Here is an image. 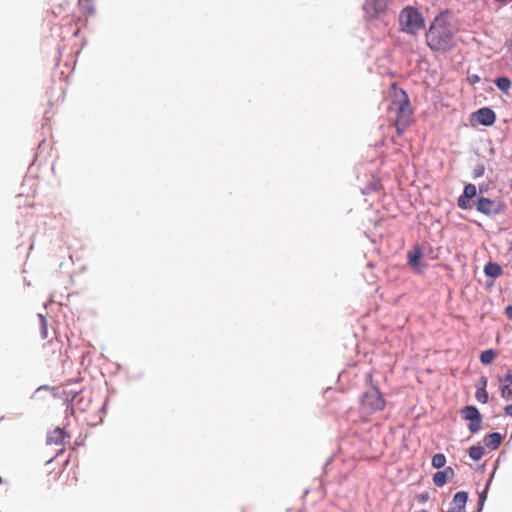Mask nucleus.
Returning <instances> with one entry per match:
<instances>
[{"instance_id": "bb28decb", "label": "nucleus", "mask_w": 512, "mask_h": 512, "mask_svg": "<svg viewBox=\"0 0 512 512\" xmlns=\"http://www.w3.org/2000/svg\"><path fill=\"white\" fill-rule=\"evenodd\" d=\"M66 394V397L67 399L69 398V396L71 395V402L74 404V401L76 400V398L78 397V394H79V391H70V392H65Z\"/></svg>"}, {"instance_id": "cd10ccee", "label": "nucleus", "mask_w": 512, "mask_h": 512, "mask_svg": "<svg viewBox=\"0 0 512 512\" xmlns=\"http://www.w3.org/2000/svg\"><path fill=\"white\" fill-rule=\"evenodd\" d=\"M505 315L512 320V305L505 308Z\"/></svg>"}, {"instance_id": "9b49d317", "label": "nucleus", "mask_w": 512, "mask_h": 512, "mask_svg": "<svg viewBox=\"0 0 512 512\" xmlns=\"http://www.w3.org/2000/svg\"><path fill=\"white\" fill-rule=\"evenodd\" d=\"M423 257V252L420 246H414L412 250L407 253L408 264L414 269L417 268L418 261Z\"/></svg>"}, {"instance_id": "c756f323", "label": "nucleus", "mask_w": 512, "mask_h": 512, "mask_svg": "<svg viewBox=\"0 0 512 512\" xmlns=\"http://www.w3.org/2000/svg\"><path fill=\"white\" fill-rule=\"evenodd\" d=\"M469 79L472 83H476V82L480 81V78L477 75H473Z\"/></svg>"}, {"instance_id": "c85d7f7f", "label": "nucleus", "mask_w": 512, "mask_h": 512, "mask_svg": "<svg viewBox=\"0 0 512 512\" xmlns=\"http://www.w3.org/2000/svg\"><path fill=\"white\" fill-rule=\"evenodd\" d=\"M504 412L507 416H510L512 417V404H509L507 405L505 408H504Z\"/></svg>"}, {"instance_id": "423d86ee", "label": "nucleus", "mask_w": 512, "mask_h": 512, "mask_svg": "<svg viewBox=\"0 0 512 512\" xmlns=\"http://www.w3.org/2000/svg\"><path fill=\"white\" fill-rule=\"evenodd\" d=\"M496 121L495 112L488 108L483 107L473 112L470 116V122L473 126L480 124L484 126H492Z\"/></svg>"}, {"instance_id": "393cba45", "label": "nucleus", "mask_w": 512, "mask_h": 512, "mask_svg": "<svg viewBox=\"0 0 512 512\" xmlns=\"http://www.w3.org/2000/svg\"><path fill=\"white\" fill-rule=\"evenodd\" d=\"M415 499L419 503H426L430 499V494L428 491H425V492L417 494Z\"/></svg>"}, {"instance_id": "5701e85b", "label": "nucleus", "mask_w": 512, "mask_h": 512, "mask_svg": "<svg viewBox=\"0 0 512 512\" xmlns=\"http://www.w3.org/2000/svg\"><path fill=\"white\" fill-rule=\"evenodd\" d=\"M477 193L476 186L474 184H468L464 188L463 195L466 198L472 199Z\"/></svg>"}, {"instance_id": "20e7f679", "label": "nucleus", "mask_w": 512, "mask_h": 512, "mask_svg": "<svg viewBox=\"0 0 512 512\" xmlns=\"http://www.w3.org/2000/svg\"><path fill=\"white\" fill-rule=\"evenodd\" d=\"M386 402L378 388L372 387L363 394L361 409L366 414H372L385 408Z\"/></svg>"}, {"instance_id": "ddd939ff", "label": "nucleus", "mask_w": 512, "mask_h": 512, "mask_svg": "<svg viewBox=\"0 0 512 512\" xmlns=\"http://www.w3.org/2000/svg\"><path fill=\"white\" fill-rule=\"evenodd\" d=\"M497 356L498 352L494 349L484 350L480 354V362L484 365L491 364L496 359Z\"/></svg>"}, {"instance_id": "f03ea898", "label": "nucleus", "mask_w": 512, "mask_h": 512, "mask_svg": "<svg viewBox=\"0 0 512 512\" xmlns=\"http://www.w3.org/2000/svg\"><path fill=\"white\" fill-rule=\"evenodd\" d=\"M426 43L433 51L446 52L454 45V34L445 14H439L426 33Z\"/></svg>"}, {"instance_id": "4468645a", "label": "nucleus", "mask_w": 512, "mask_h": 512, "mask_svg": "<svg viewBox=\"0 0 512 512\" xmlns=\"http://www.w3.org/2000/svg\"><path fill=\"white\" fill-rule=\"evenodd\" d=\"M482 387H480L475 394L476 399L482 403L485 404L488 402V393L486 391V385H487V379L485 377L481 378Z\"/></svg>"}, {"instance_id": "f8f14e48", "label": "nucleus", "mask_w": 512, "mask_h": 512, "mask_svg": "<svg viewBox=\"0 0 512 512\" xmlns=\"http://www.w3.org/2000/svg\"><path fill=\"white\" fill-rule=\"evenodd\" d=\"M69 461H70V456L67 458V460L64 462V464L62 466H59L58 469H56L54 467V460L51 459L46 462V472L48 473V475H53L52 479L56 480L60 476V474L63 470V467L66 466L69 463Z\"/></svg>"}, {"instance_id": "1a4fd4ad", "label": "nucleus", "mask_w": 512, "mask_h": 512, "mask_svg": "<svg viewBox=\"0 0 512 512\" xmlns=\"http://www.w3.org/2000/svg\"><path fill=\"white\" fill-rule=\"evenodd\" d=\"M70 438V435L62 428L54 429L48 436V442L54 444H63Z\"/></svg>"}, {"instance_id": "6e6552de", "label": "nucleus", "mask_w": 512, "mask_h": 512, "mask_svg": "<svg viewBox=\"0 0 512 512\" xmlns=\"http://www.w3.org/2000/svg\"><path fill=\"white\" fill-rule=\"evenodd\" d=\"M501 396L505 400H512V372H508L501 378Z\"/></svg>"}, {"instance_id": "473e14b6", "label": "nucleus", "mask_w": 512, "mask_h": 512, "mask_svg": "<svg viewBox=\"0 0 512 512\" xmlns=\"http://www.w3.org/2000/svg\"><path fill=\"white\" fill-rule=\"evenodd\" d=\"M510 249H511V251H512V241H511V244H510Z\"/></svg>"}, {"instance_id": "2f4dec72", "label": "nucleus", "mask_w": 512, "mask_h": 512, "mask_svg": "<svg viewBox=\"0 0 512 512\" xmlns=\"http://www.w3.org/2000/svg\"><path fill=\"white\" fill-rule=\"evenodd\" d=\"M477 173H478V174H477L478 176H481V174H482V173L480 172V170H477Z\"/></svg>"}, {"instance_id": "a878e982", "label": "nucleus", "mask_w": 512, "mask_h": 512, "mask_svg": "<svg viewBox=\"0 0 512 512\" xmlns=\"http://www.w3.org/2000/svg\"><path fill=\"white\" fill-rule=\"evenodd\" d=\"M442 472H443V474H445V478L447 480L453 479L455 476V472L452 467H446L444 470H442Z\"/></svg>"}, {"instance_id": "4be33fe9", "label": "nucleus", "mask_w": 512, "mask_h": 512, "mask_svg": "<svg viewBox=\"0 0 512 512\" xmlns=\"http://www.w3.org/2000/svg\"><path fill=\"white\" fill-rule=\"evenodd\" d=\"M38 318H39V322H40L41 336H42V338L45 339L48 336L47 320L41 314L38 315Z\"/></svg>"}, {"instance_id": "aec40b11", "label": "nucleus", "mask_w": 512, "mask_h": 512, "mask_svg": "<svg viewBox=\"0 0 512 512\" xmlns=\"http://www.w3.org/2000/svg\"><path fill=\"white\" fill-rule=\"evenodd\" d=\"M431 464L434 468H442L446 464V457L442 453H437L432 457Z\"/></svg>"}, {"instance_id": "f3484780", "label": "nucleus", "mask_w": 512, "mask_h": 512, "mask_svg": "<svg viewBox=\"0 0 512 512\" xmlns=\"http://www.w3.org/2000/svg\"><path fill=\"white\" fill-rule=\"evenodd\" d=\"M484 272L488 276L498 277L501 275L502 269L498 264L488 263L484 268Z\"/></svg>"}, {"instance_id": "6ab92c4d", "label": "nucleus", "mask_w": 512, "mask_h": 512, "mask_svg": "<svg viewBox=\"0 0 512 512\" xmlns=\"http://www.w3.org/2000/svg\"><path fill=\"white\" fill-rule=\"evenodd\" d=\"M495 84L499 90L504 93H508L511 87V81L507 77H500L495 80Z\"/></svg>"}, {"instance_id": "a211bd4d", "label": "nucleus", "mask_w": 512, "mask_h": 512, "mask_svg": "<svg viewBox=\"0 0 512 512\" xmlns=\"http://www.w3.org/2000/svg\"><path fill=\"white\" fill-rule=\"evenodd\" d=\"M484 447L480 445L471 446L469 448V456L474 461L480 460L484 455Z\"/></svg>"}, {"instance_id": "f257e3e1", "label": "nucleus", "mask_w": 512, "mask_h": 512, "mask_svg": "<svg viewBox=\"0 0 512 512\" xmlns=\"http://www.w3.org/2000/svg\"><path fill=\"white\" fill-rule=\"evenodd\" d=\"M387 117L395 126L398 135H402L413 121V109L407 93L392 83L385 96Z\"/></svg>"}, {"instance_id": "0eeeda50", "label": "nucleus", "mask_w": 512, "mask_h": 512, "mask_svg": "<svg viewBox=\"0 0 512 512\" xmlns=\"http://www.w3.org/2000/svg\"><path fill=\"white\" fill-rule=\"evenodd\" d=\"M477 210L486 215L498 214L502 212L503 205L500 201L480 197L477 201Z\"/></svg>"}, {"instance_id": "412c9836", "label": "nucleus", "mask_w": 512, "mask_h": 512, "mask_svg": "<svg viewBox=\"0 0 512 512\" xmlns=\"http://www.w3.org/2000/svg\"><path fill=\"white\" fill-rule=\"evenodd\" d=\"M447 479L445 478V474L442 471H438L433 475V483L437 487H442L446 484Z\"/></svg>"}, {"instance_id": "2eb2a0df", "label": "nucleus", "mask_w": 512, "mask_h": 512, "mask_svg": "<svg viewBox=\"0 0 512 512\" xmlns=\"http://www.w3.org/2000/svg\"><path fill=\"white\" fill-rule=\"evenodd\" d=\"M78 7L86 16H91L95 12L93 0H78Z\"/></svg>"}, {"instance_id": "b1692460", "label": "nucleus", "mask_w": 512, "mask_h": 512, "mask_svg": "<svg viewBox=\"0 0 512 512\" xmlns=\"http://www.w3.org/2000/svg\"><path fill=\"white\" fill-rule=\"evenodd\" d=\"M458 206L462 209H467L470 207V199L466 198L464 195H461L458 198Z\"/></svg>"}, {"instance_id": "9d476101", "label": "nucleus", "mask_w": 512, "mask_h": 512, "mask_svg": "<svg viewBox=\"0 0 512 512\" xmlns=\"http://www.w3.org/2000/svg\"><path fill=\"white\" fill-rule=\"evenodd\" d=\"M483 442L486 447L490 448L491 450H495L500 446L502 442V435L497 432L487 434L484 437Z\"/></svg>"}, {"instance_id": "39448f33", "label": "nucleus", "mask_w": 512, "mask_h": 512, "mask_svg": "<svg viewBox=\"0 0 512 512\" xmlns=\"http://www.w3.org/2000/svg\"><path fill=\"white\" fill-rule=\"evenodd\" d=\"M461 416L469 421L468 429L471 433H476L481 429L482 416L475 406H465L461 410Z\"/></svg>"}, {"instance_id": "7c9ffc66", "label": "nucleus", "mask_w": 512, "mask_h": 512, "mask_svg": "<svg viewBox=\"0 0 512 512\" xmlns=\"http://www.w3.org/2000/svg\"><path fill=\"white\" fill-rule=\"evenodd\" d=\"M477 173H478V174H477L478 176H481V174H482V173L480 172V170H477Z\"/></svg>"}, {"instance_id": "7ed1b4c3", "label": "nucleus", "mask_w": 512, "mask_h": 512, "mask_svg": "<svg viewBox=\"0 0 512 512\" xmlns=\"http://www.w3.org/2000/svg\"><path fill=\"white\" fill-rule=\"evenodd\" d=\"M401 30L409 34H416L425 27V20L420 11L412 6H407L399 14Z\"/></svg>"}, {"instance_id": "dca6fc26", "label": "nucleus", "mask_w": 512, "mask_h": 512, "mask_svg": "<svg viewBox=\"0 0 512 512\" xmlns=\"http://www.w3.org/2000/svg\"><path fill=\"white\" fill-rule=\"evenodd\" d=\"M467 500H468V493L465 491H459L455 494V496L453 498V505L457 509H462V508H464L465 504L467 503Z\"/></svg>"}]
</instances>
